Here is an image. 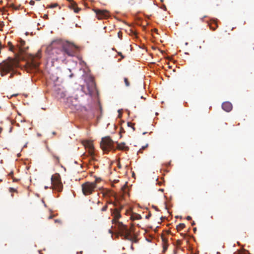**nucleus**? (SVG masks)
<instances>
[{
    "mask_svg": "<svg viewBox=\"0 0 254 254\" xmlns=\"http://www.w3.org/2000/svg\"><path fill=\"white\" fill-rule=\"evenodd\" d=\"M115 209H111V212L113 218L112 220V224L115 225V228L118 230L119 233L121 236L123 237V239L131 241L132 243H137L136 236L132 233V228H128L126 225L124 224L122 222L119 221L121 217V211L123 208V205L118 207V204L116 203H113Z\"/></svg>",
    "mask_w": 254,
    "mask_h": 254,
    "instance_id": "obj_1",
    "label": "nucleus"
},
{
    "mask_svg": "<svg viewBox=\"0 0 254 254\" xmlns=\"http://www.w3.org/2000/svg\"><path fill=\"white\" fill-rule=\"evenodd\" d=\"M62 47L63 42L61 40H54L47 47L45 52L53 60L63 62L66 56L64 55Z\"/></svg>",
    "mask_w": 254,
    "mask_h": 254,
    "instance_id": "obj_2",
    "label": "nucleus"
},
{
    "mask_svg": "<svg viewBox=\"0 0 254 254\" xmlns=\"http://www.w3.org/2000/svg\"><path fill=\"white\" fill-rule=\"evenodd\" d=\"M51 184L53 190L58 192H61L63 190V186L59 174L56 173L52 176Z\"/></svg>",
    "mask_w": 254,
    "mask_h": 254,
    "instance_id": "obj_3",
    "label": "nucleus"
},
{
    "mask_svg": "<svg viewBox=\"0 0 254 254\" xmlns=\"http://www.w3.org/2000/svg\"><path fill=\"white\" fill-rule=\"evenodd\" d=\"M17 63L13 59H10L7 61H4L0 64V67L2 72L4 74L12 71L14 67L16 66Z\"/></svg>",
    "mask_w": 254,
    "mask_h": 254,
    "instance_id": "obj_4",
    "label": "nucleus"
},
{
    "mask_svg": "<svg viewBox=\"0 0 254 254\" xmlns=\"http://www.w3.org/2000/svg\"><path fill=\"white\" fill-rule=\"evenodd\" d=\"M77 47L73 44L69 43H66L64 44L63 43L62 49L64 52V55L65 56L73 57L76 52Z\"/></svg>",
    "mask_w": 254,
    "mask_h": 254,
    "instance_id": "obj_5",
    "label": "nucleus"
},
{
    "mask_svg": "<svg viewBox=\"0 0 254 254\" xmlns=\"http://www.w3.org/2000/svg\"><path fill=\"white\" fill-rule=\"evenodd\" d=\"M82 191L84 195H88L91 194L96 188V182H86L82 186Z\"/></svg>",
    "mask_w": 254,
    "mask_h": 254,
    "instance_id": "obj_6",
    "label": "nucleus"
},
{
    "mask_svg": "<svg viewBox=\"0 0 254 254\" xmlns=\"http://www.w3.org/2000/svg\"><path fill=\"white\" fill-rule=\"evenodd\" d=\"M114 142L109 137H105L102 138L100 142V146L104 151H108L114 148Z\"/></svg>",
    "mask_w": 254,
    "mask_h": 254,
    "instance_id": "obj_7",
    "label": "nucleus"
},
{
    "mask_svg": "<svg viewBox=\"0 0 254 254\" xmlns=\"http://www.w3.org/2000/svg\"><path fill=\"white\" fill-rule=\"evenodd\" d=\"M94 11L99 19H107L110 16L109 12L107 10L96 9Z\"/></svg>",
    "mask_w": 254,
    "mask_h": 254,
    "instance_id": "obj_8",
    "label": "nucleus"
},
{
    "mask_svg": "<svg viewBox=\"0 0 254 254\" xmlns=\"http://www.w3.org/2000/svg\"><path fill=\"white\" fill-rule=\"evenodd\" d=\"M84 146L88 149L89 155L93 158L94 155V147L92 141L90 140H85L83 142Z\"/></svg>",
    "mask_w": 254,
    "mask_h": 254,
    "instance_id": "obj_9",
    "label": "nucleus"
},
{
    "mask_svg": "<svg viewBox=\"0 0 254 254\" xmlns=\"http://www.w3.org/2000/svg\"><path fill=\"white\" fill-rule=\"evenodd\" d=\"M39 66V64L34 61L28 63L26 67V70L28 72H33L36 71Z\"/></svg>",
    "mask_w": 254,
    "mask_h": 254,
    "instance_id": "obj_10",
    "label": "nucleus"
},
{
    "mask_svg": "<svg viewBox=\"0 0 254 254\" xmlns=\"http://www.w3.org/2000/svg\"><path fill=\"white\" fill-rule=\"evenodd\" d=\"M88 93L92 95L96 90V84L93 79H91L87 83Z\"/></svg>",
    "mask_w": 254,
    "mask_h": 254,
    "instance_id": "obj_11",
    "label": "nucleus"
},
{
    "mask_svg": "<svg viewBox=\"0 0 254 254\" xmlns=\"http://www.w3.org/2000/svg\"><path fill=\"white\" fill-rule=\"evenodd\" d=\"M25 42L21 39H20L19 41V44H17V46L16 47V52L17 53H21L24 52L26 50L28 49V47H25Z\"/></svg>",
    "mask_w": 254,
    "mask_h": 254,
    "instance_id": "obj_12",
    "label": "nucleus"
},
{
    "mask_svg": "<svg viewBox=\"0 0 254 254\" xmlns=\"http://www.w3.org/2000/svg\"><path fill=\"white\" fill-rule=\"evenodd\" d=\"M222 108L226 112H229L232 109V105L229 102H225L222 104Z\"/></svg>",
    "mask_w": 254,
    "mask_h": 254,
    "instance_id": "obj_13",
    "label": "nucleus"
},
{
    "mask_svg": "<svg viewBox=\"0 0 254 254\" xmlns=\"http://www.w3.org/2000/svg\"><path fill=\"white\" fill-rule=\"evenodd\" d=\"M117 148L123 151H127L129 149V147L126 146L124 142L118 143Z\"/></svg>",
    "mask_w": 254,
    "mask_h": 254,
    "instance_id": "obj_14",
    "label": "nucleus"
},
{
    "mask_svg": "<svg viewBox=\"0 0 254 254\" xmlns=\"http://www.w3.org/2000/svg\"><path fill=\"white\" fill-rule=\"evenodd\" d=\"M7 45H8V46L9 47V50L10 51H12L14 53L16 52V50H17L16 47H15L10 42H9L8 43Z\"/></svg>",
    "mask_w": 254,
    "mask_h": 254,
    "instance_id": "obj_15",
    "label": "nucleus"
},
{
    "mask_svg": "<svg viewBox=\"0 0 254 254\" xmlns=\"http://www.w3.org/2000/svg\"><path fill=\"white\" fill-rule=\"evenodd\" d=\"M209 26H210V28L211 29H212L213 30H215L218 26H217V24L216 23V22L213 21L212 23H211L209 24Z\"/></svg>",
    "mask_w": 254,
    "mask_h": 254,
    "instance_id": "obj_16",
    "label": "nucleus"
},
{
    "mask_svg": "<svg viewBox=\"0 0 254 254\" xmlns=\"http://www.w3.org/2000/svg\"><path fill=\"white\" fill-rule=\"evenodd\" d=\"M185 227V224L184 223H180L177 226V229L178 231H181Z\"/></svg>",
    "mask_w": 254,
    "mask_h": 254,
    "instance_id": "obj_17",
    "label": "nucleus"
},
{
    "mask_svg": "<svg viewBox=\"0 0 254 254\" xmlns=\"http://www.w3.org/2000/svg\"><path fill=\"white\" fill-rule=\"evenodd\" d=\"M68 0L70 2L69 7L71 9H73L75 6H77L76 3L73 0Z\"/></svg>",
    "mask_w": 254,
    "mask_h": 254,
    "instance_id": "obj_18",
    "label": "nucleus"
},
{
    "mask_svg": "<svg viewBox=\"0 0 254 254\" xmlns=\"http://www.w3.org/2000/svg\"><path fill=\"white\" fill-rule=\"evenodd\" d=\"M113 202H111V201H108V202H107V204H106L104 206H103V207H102V208L101 209V211H106V210H107V209H108V205H107V204H108V203H109V204H113Z\"/></svg>",
    "mask_w": 254,
    "mask_h": 254,
    "instance_id": "obj_19",
    "label": "nucleus"
},
{
    "mask_svg": "<svg viewBox=\"0 0 254 254\" xmlns=\"http://www.w3.org/2000/svg\"><path fill=\"white\" fill-rule=\"evenodd\" d=\"M58 6V4L57 3H55L51 4L50 5H48L47 8H55Z\"/></svg>",
    "mask_w": 254,
    "mask_h": 254,
    "instance_id": "obj_20",
    "label": "nucleus"
},
{
    "mask_svg": "<svg viewBox=\"0 0 254 254\" xmlns=\"http://www.w3.org/2000/svg\"><path fill=\"white\" fill-rule=\"evenodd\" d=\"M124 82L127 87H128L130 85V83L127 78H124Z\"/></svg>",
    "mask_w": 254,
    "mask_h": 254,
    "instance_id": "obj_21",
    "label": "nucleus"
},
{
    "mask_svg": "<svg viewBox=\"0 0 254 254\" xmlns=\"http://www.w3.org/2000/svg\"><path fill=\"white\" fill-rule=\"evenodd\" d=\"M53 156L54 158L55 159L56 162L57 163H59V162H60L59 157L58 156H56V155H53Z\"/></svg>",
    "mask_w": 254,
    "mask_h": 254,
    "instance_id": "obj_22",
    "label": "nucleus"
},
{
    "mask_svg": "<svg viewBox=\"0 0 254 254\" xmlns=\"http://www.w3.org/2000/svg\"><path fill=\"white\" fill-rule=\"evenodd\" d=\"M80 8L78 7L77 6H75L73 9V10H74V12L75 13H78L79 12V11L80 10Z\"/></svg>",
    "mask_w": 254,
    "mask_h": 254,
    "instance_id": "obj_23",
    "label": "nucleus"
},
{
    "mask_svg": "<svg viewBox=\"0 0 254 254\" xmlns=\"http://www.w3.org/2000/svg\"><path fill=\"white\" fill-rule=\"evenodd\" d=\"M134 124H132V123H130V122H128V123H127V126H128V127H132L133 130H135V128H134V127H133V126H134Z\"/></svg>",
    "mask_w": 254,
    "mask_h": 254,
    "instance_id": "obj_24",
    "label": "nucleus"
},
{
    "mask_svg": "<svg viewBox=\"0 0 254 254\" xmlns=\"http://www.w3.org/2000/svg\"><path fill=\"white\" fill-rule=\"evenodd\" d=\"M9 190L10 192H17L16 189L13 188H10Z\"/></svg>",
    "mask_w": 254,
    "mask_h": 254,
    "instance_id": "obj_25",
    "label": "nucleus"
},
{
    "mask_svg": "<svg viewBox=\"0 0 254 254\" xmlns=\"http://www.w3.org/2000/svg\"><path fill=\"white\" fill-rule=\"evenodd\" d=\"M168 245V244L166 243L163 246V252H165V251L167 249Z\"/></svg>",
    "mask_w": 254,
    "mask_h": 254,
    "instance_id": "obj_26",
    "label": "nucleus"
},
{
    "mask_svg": "<svg viewBox=\"0 0 254 254\" xmlns=\"http://www.w3.org/2000/svg\"><path fill=\"white\" fill-rule=\"evenodd\" d=\"M147 144L146 146H142V148L138 151V153H142V150L144 149L147 146Z\"/></svg>",
    "mask_w": 254,
    "mask_h": 254,
    "instance_id": "obj_27",
    "label": "nucleus"
},
{
    "mask_svg": "<svg viewBox=\"0 0 254 254\" xmlns=\"http://www.w3.org/2000/svg\"><path fill=\"white\" fill-rule=\"evenodd\" d=\"M177 244L178 246H180L182 245V241L181 240H178L177 241Z\"/></svg>",
    "mask_w": 254,
    "mask_h": 254,
    "instance_id": "obj_28",
    "label": "nucleus"
},
{
    "mask_svg": "<svg viewBox=\"0 0 254 254\" xmlns=\"http://www.w3.org/2000/svg\"><path fill=\"white\" fill-rule=\"evenodd\" d=\"M29 3L30 5H33L35 4V1L34 0H31L30 1Z\"/></svg>",
    "mask_w": 254,
    "mask_h": 254,
    "instance_id": "obj_29",
    "label": "nucleus"
},
{
    "mask_svg": "<svg viewBox=\"0 0 254 254\" xmlns=\"http://www.w3.org/2000/svg\"><path fill=\"white\" fill-rule=\"evenodd\" d=\"M118 55L121 56L122 59L124 58V56L122 55V54L121 52L118 53Z\"/></svg>",
    "mask_w": 254,
    "mask_h": 254,
    "instance_id": "obj_30",
    "label": "nucleus"
},
{
    "mask_svg": "<svg viewBox=\"0 0 254 254\" xmlns=\"http://www.w3.org/2000/svg\"><path fill=\"white\" fill-rule=\"evenodd\" d=\"M180 235L181 236H182L183 238H185L186 237V234H184V233H181Z\"/></svg>",
    "mask_w": 254,
    "mask_h": 254,
    "instance_id": "obj_31",
    "label": "nucleus"
},
{
    "mask_svg": "<svg viewBox=\"0 0 254 254\" xmlns=\"http://www.w3.org/2000/svg\"><path fill=\"white\" fill-rule=\"evenodd\" d=\"M55 223H61V220H58V219L55 220Z\"/></svg>",
    "mask_w": 254,
    "mask_h": 254,
    "instance_id": "obj_32",
    "label": "nucleus"
},
{
    "mask_svg": "<svg viewBox=\"0 0 254 254\" xmlns=\"http://www.w3.org/2000/svg\"><path fill=\"white\" fill-rule=\"evenodd\" d=\"M187 219L188 220H190L191 219V217L190 216H188L187 217Z\"/></svg>",
    "mask_w": 254,
    "mask_h": 254,
    "instance_id": "obj_33",
    "label": "nucleus"
},
{
    "mask_svg": "<svg viewBox=\"0 0 254 254\" xmlns=\"http://www.w3.org/2000/svg\"><path fill=\"white\" fill-rule=\"evenodd\" d=\"M13 174V172H11L9 174V175H9V176H11V177L12 178V177H12Z\"/></svg>",
    "mask_w": 254,
    "mask_h": 254,
    "instance_id": "obj_34",
    "label": "nucleus"
},
{
    "mask_svg": "<svg viewBox=\"0 0 254 254\" xmlns=\"http://www.w3.org/2000/svg\"><path fill=\"white\" fill-rule=\"evenodd\" d=\"M3 26H4V24H3V22L0 21V26L2 27Z\"/></svg>",
    "mask_w": 254,
    "mask_h": 254,
    "instance_id": "obj_35",
    "label": "nucleus"
},
{
    "mask_svg": "<svg viewBox=\"0 0 254 254\" xmlns=\"http://www.w3.org/2000/svg\"><path fill=\"white\" fill-rule=\"evenodd\" d=\"M12 179H13V182H17V181H18V180H17V179H15V178H13V177H12Z\"/></svg>",
    "mask_w": 254,
    "mask_h": 254,
    "instance_id": "obj_36",
    "label": "nucleus"
},
{
    "mask_svg": "<svg viewBox=\"0 0 254 254\" xmlns=\"http://www.w3.org/2000/svg\"><path fill=\"white\" fill-rule=\"evenodd\" d=\"M100 180V179H96L95 182H96V184Z\"/></svg>",
    "mask_w": 254,
    "mask_h": 254,
    "instance_id": "obj_37",
    "label": "nucleus"
},
{
    "mask_svg": "<svg viewBox=\"0 0 254 254\" xmlns=\"http://www.w3.org/2000/svg\"><path fill=\"white\" fill-rule=\"evenodd\" d=\"M150 216H151V214H148V215H147V216H146V218L147 219H148V218L150 217Z\"/></svg>",
    "mask_w": 254,
    "mask_h": 254,
    "instance_id": "obj_38",
    "label": "nucleus"
},
{
    "mask_svg": "<svg viewBox=\"0 0 254 254\" xmlns=\"http://www.w3.org/2000/svg\"><path fill=\"white\" fill-rule=\"evenodd\" d=\"M44 17L45 18H48V15H46V14L44 15Z\"/></svg>",
    "mask_w": 254,
    "mask_h": 254,
    "instance_id": "obj_39",
    "label": "nucleus"
},
{
    "mask_svg": "<svg viewBox=\"0 0 254 254\" xmlns=\"http://www.w3.org/2000/svg\"><path fill=\"white\" fill-rule=\"evenodd\" d=\"M193 231H194V232H195V231H196V228H194L193 229Z\"/></svg>",
    "mask_w": 254,
    "mask_h": 254,
    "instance_id": "obj_40",
    "label": "nucleus"
},
{
    "mask_svg": "<svg viewBox=\"0 0 254 254\" xmlns=\"http://www.w3.org/2000/svg\"><path fill=\"white\" fill-rule=\"evenodd\" d=\"M195 225V222L194 221H193L192 223H191V225Z\"/></svg>",
    "mask_w": 254,
    "mask_h": 254,
    "instance_id": "obj_41",
    "label": "nucleus"
},
{
    "mask_svg": "<svg viewBox=\"0 0 254 254\" xmlns=\"http://www.w3.org/2000/svg\"><path fill=\"white\" fill-rule=\"evenodd\" d=\"M53 218V216L51 215L49 217V219H52Z\"/></svg>",
    "mask_w": 254,
    "mask_h": 254,
    "instance_id": "obj_42",
    "label": "nucleus"
},
{
    "mask_svg": "<svg viewBox=\"0 0 254 254\" xmlns=\"http://www.w3.org/2000/svg\"><path fill=\"white\" fill-rule=\"evenodd\" d=\"M2 48V45L1 44V43L0 42V49H1Z\"/></svg>",
    "mask_w": 254,
    "mask_h": 254,
    "instance_id": "obj_43",
    "label": "nucleus"
},
{
    "mask_svg": "<svg viewBox=\"0 0 254 254\" xmlns=\"http://www.w3.org/2000/svg\"><path fill=\"white\" fill-rule=\"evenodd\" d=\"M82 253H83V252H82V251H81V252H79V254H82Z\"/></svg>",
    "mask_w": 254,
    "mask_h": 254,
    "instance_id": "obj_44",
    "label": "nucleus"
},
{
    "mask_svg": "<svg viewBox=\"0 0 254 254\" xmlns=\"http://www.w3.org/2000/svg\"><path fill=\"white\" fill-rule=\"evenodd\" d=\"M100 201H98V202H97L98 204H100Z\"/></svg>",
    "mask_w": 254,
    "mask_h": 254,
    "instance_id": "obj_45",
    "label": "nucleus"
},
{
    "mask_svg": "<svg viewBox=\"0 0 254 254\" xmlns=\"http://www.w3.org/2000/svg\"><path fill=\"white\" fill-rule=\"evenodd\" d=\"M197 254V253H195V254Z\"/></svg>",
    "mask_w": 254,
    "mask_h": 254,
    "instance_id": "obj_46",
    "label": "nucleus"
}]
</instances>
